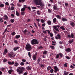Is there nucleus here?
<instances>
[{
	"label": "nucleus",
	"instance_id": "obj_61",
	"mask_svg": "<svg viewBox=\"0 0 75 75\" xmlns=\"http://www.w3.org/2000/svg\"><path fill=\"white\" fill-rule=\"evenodd\" d=\"M64 67H67V64L66 63L64 65Z\"/></svg>",
	"mask_w": 75,
	"mask_h": 75
},
{
	"label": "nucleus",
	"instance_id": "obj_14",
	"mask_svg": "<svg viewBox=\"0 0 75 75\" xmlns=\"http://www.w3.org/2000/svg\"><path fill=\"white\" fill-rule=\"evenodd\" d=\"M18 65H19V64L17 62L15 63L14 64V66H15V67H18Z\"/></svg>",
	"mask_w": 75,
	"mask_h": 75
},
{
	"label": "nucleus",
	"instance_id": "obj_56",
	"mask_svg": "<svg viewBox=\"0 0 75 75\" xmlns=\"http://www.w3.org/2000/svg\"><path fill=\"white\" fill-rule=\"evenodd\" d=\"M36 21H37L38 22H40V19H36Z\"/></svg>",
	"mask_w": 75,
	"mask_h": 75
},
{
	"label": "nucleus",
	"instance_id": "obj_58",
	"mask_svg": "<svg viewBox=\"0 0 75 75\" xmlns=\"http://www.w3.org/2000/svg\"><path fill=\"white\" fill-rule=\"evenodd\" d=\"M50 37H53V34L52 33H50Z\"/></svg>",
	"mask_w": 75,
	"mask_h": 75
},
{
	"label": "nucleus",
	"instance_id": "obj_47",
	"mask_svg": "<svg viewBox=\"0 0 75 75\" xmlns=\"http://www.w3.org/2000/svg\"><path fill=\"white\" fill-rule=\"evenodd\" d=\"M37 14H38V15H40V11H37Z\"/></svg>",
	"mask_w": 75,
	"mask_h": 75
},
{
	"label": "nucleus",
	"instance_id": "obj_51",
	"mask_svg": "<svg viewBox=\"0 0 75 75\" xmlns=\"http://www.w3.org/2000/svg\"><path fill=\"white\" fill-rule=\"evenodd\" d=\"M28 31V30H25L23 32L24 33H27Z\"/></svg>",
	"mask_w": 75,
	"mask_h": 75
},
{
	"label": "nucleus",
	"instance_id": "obj_36",
	"mask_svg": "<svg viewBox=\"0 0 75 75\" xmlns=\"http://www.w3.org/2000/svg\"><path fill=\"white\" fill-rule=\"evenodd\" d=\"M53 27L54 30H56V29H57V26L54 25L53 26Z\"/></svg>",
	"mask_w": 75,
	"mask_h": 75
},
{
	"label": "nucleus",
	"instance_id": "obj_64",
	"mask_svg": "<svg viewBox=\"0 0 75 75\" xmlns=\"http://www.w3.org/2000/svg\"><path fill=\"white\" fill-rule=\"evenodd\" d=\"M23 75H27V72H25L23 74Z\"/></svg>",
	"mask_w": 75,
	"mask_h": 75
},
{
	"label": "nucleus",
	"instance_id": "obj_35",
	"mask_svg": "<svg viewBox=\"0 0 75 75\" xmlns=\"http://www.w3.org/2000/svg\"><path fill=\"white\" fill-rule=\"evenodd\" d=\"M28 55L29 57L30 58H31V53L30 52H28Z\"/></svg>",
	"mask_w": 75,
	"mask_h": 75
},
{
	"label": "nucleus",
	"instance_id": "obj_7",
	"mask_svg": "<svg viewBox=\"0 0 75 75\" xmlns=\"http://www.w3.org/2000/svg\"><path fill=\"white\" fill-rule=\"evenodd\" d=\"M7 52H8V50H7V49L6 48L4 50V52L3 53V55H6V54Z\"/></svg>",
	"mask_w": 75,
	"mask_h": 75
},
{
	"label": "nucleus",
	"instance_id": "obj_19",
	"mask_svg": "<svg viewBox=\"0 0 75 75\" xmlns=\"http://www.w3.org/2000/svg\"><path fill=\"white\" fill-rule=\"evenodd\" d=\"M21 14L22 16H24L25 15V12L24 11H21Z\"/></svg>",
	"mask_w": 75,
	"mask_h": 75
},
{
	"label": "nucleus",
	"instance_id": "obj_63",
	"mask_svg": "<svg viewBox=\"0 0 75 75\" xmlns=\"http://www.w3.org/2000/svg\"><path fill=\"white\" fill-rule=\"evenodd\" d=\"M11 10H14V7L13 6H12L11 7Z\"/></svg>",
	"mask_w": 75,
	"mask_h": 75
},
{
	"label": "nucleus",
	"instance_id": "obj_43",
	"mask_svg": "<svg viewBox=\"0 0 75 75\" xmlns=\"http://www.w3.org/2000/svg\"><path fill=\"white\" fill-rule=\"evenodd\" d=\"M4 62H6L7 61V59H4L3 61Z\"/></svg>",
	"mask_w": 75,
	"mask_h": 75
},
{
	"label": "nucleus",
	"instance_id": "obj_24",
	"mask_svg": "<svg viewBox=\"0 0 75 75\" xmlns=\"http://www.w3.org/2000/svg\"><path fill=\"white\" fill-rule=\"evenodd\" d=\"M62 21H67L68 20L66 18H63L62 19Z\"/></svg>",
	"mask_w": 75,
	"mask_h": 75
},
{
	"label": "nucleus",
	"instance_id": "obj_33",
	"mask_svg": "<svg viewBox=\"0 0 75 75\" xmlns=\"http://www.w3.org/2000/svg\"><path fill=\"white\" fill-rule=\"evenodd\" d=\"M3 18H0V23H3Z\"/></svg>",
	"mask_w": 75,
	"mask_h": 75
},
{
	"label": "nucleus",
	"instance_id": "obj_32",
	"mask_svg": "<svg viewBox=\"0 0 75 75\" xmlns=\"http://www.w3.org/2000/svg\"><path fill=\"white\" fill-rule=\"evenodd\" d=\"M57 21V19L56 18H54L53 19V22L54 23H55Z\"/></svg>",
	"mask_w": 75,
	"mask_h": 75
},
{
	"label": "nucleus",
	"instance_id": "obj_46",
	"mask_svg": "<svg viewBox=\"0 0 75 75\" xmlns=\"http://www.w3.org/2000/svg\"><path fill=\"white\" fill-rule=\"evenodd\" d=\"M14 42L15 44H18V41H17V40H14Z\"/></svg>",
	"mask_w": 75,
	"mask_h": 75
},
{
	"label": "nucleus",
	"instance_id": "obj_37",
	"mask_svg": "<svg viewBox=\"0 0 75 75\" xmlns=\"http://www.w3.org/2000/svg\"><path fill=\"white\" fill-rule=\"evenodd\" d=\"M56 58H58L59 57V55L58 54H57L56 56Z\"/></svg>",
	"mask_w": 75,
	"mask_h": 75
},
{
	"label": "nucleus",
	"instance_id": "obj_57",
	"mask_svg": "<svg viewBox=\"0 0 75 75\" xmlns=\"http://www.w3.org/2000/svg\"><path fill=\"white\" fill-rule=\"evenodd\" d=\"M37 8L35 7H32V9H36Z\"/></svg>",
	"mask_w": 75,
	"mask_h": 75
},
{
	"label": "nucleus",
	"instance_id": "obj_8",
	"mask_svg": "<svg viewBox=\"0 0 75 75\" xmlns=\"http://www.w3.org/2000/svg\"><path fill=\"white\" fill-rule=\"evenodd\" d=\"M57 37H55V38L56 39V40H58V39H59V40H60V39H61V35H59V34H58L57 35Z\"/></svg>",
	"mask_w": 75,
	"mask_h": 75
},
{
	"label": "nucleus",
	"instance_id": "obj_25",
	"mask_svg": "<svg viewBox=\"0 0 75 75\" xmlns=\"http://www.w3.org/2000/svg\"><path fill=\"white\" fill-rule=\"evenodd\" d=\"M60 28H61L62 29V30H65V29L64 28V27L63 26H62L60 27Z\"/></svg>",
	"mask_w": 75,
	"mask_h": 75
},
{
	"label": "nucleus",
	"instance_id": "obj_3",
	"mask_svg": "<svg viewBox=\"0 0 75 75\" xmlns=\"http://www.w3.org/2000/svg\"><path fill=\"white\" fill-rule=\"evenodd\" d=\"M25 49L27 51H31L32 49V47L31 45L28 44L26 45Z\"/></svg>",
	"mask_w": 75,
	"mask_h": 75
},
{
	"label": "nucleus",
	"instance_id": "obj_22",
	"mask_svg": "<svg viewBox=\"0 0 75 75\" xmlns=\"http://www.w3.org/2000/svg\"><path fill=\"white\" fill-rule=\"evenodd\" d=\"M11 22L12 23H13L14 22V19H11Z\"/></svg>",
	"mask_w": 75,
	"mask_h": 75
},
{
	"label": "nucleus",
	"instance_id": "obj_50",
	"mask_svg": "<svg viewBox=\"0 0 75 75\" xmlns=\"http://www.w3.org/2000/svg\"><path fill=\"white\" fill-rule=\"evenodd\" d=\"M22 61L23 62H25L26 61V60L24 59H23Z\"/></svg>",
	"mask_w": 75,
	"mask_h": 75
},
{
	"label": "nucleus",
	"instance_id": "obj_41",
	"mask_svg": "<svg viewBox=\"0 0 75 75\" xmlns=\"http://www.w3.org/2000/svg\"><path fill=\"white\" fill-rule=\"evenodd\" d=\"M59 55H60V56L61 57H63V54H62L59 53Z\"/></svg>",
	"mask_w": 75,
	"mask_h": 75
},
{
	"label": "nucleus",
	"instance_id": "obj_39",
	"mask_svg": "<svg viewBox=\"0 0 75 75\" xmlns=\"http://www.w3.org/2000/svg\"><path fill=\"white\" fill-rule=\"evenodd\" d=\"M4 4H0V7H4Z\"/></svg>",
	"mask_w": 75,
	"mask_h": 75
},
{
	"label": "nucleus",
	"instance_id": "obj_13",
	"mask_svg": "<svg viewBox=\"0 0 75 75\" xmlns=\"http://www.w3.org/2000/svg\"><path fill=\"white\" fill-rule=\"evenodd\" d=\"M19 48L20 47H16L14 48L13 50L14 51H16V50H17L18 49H19Z\"/></svg>",
	"mask_w": 75,
	"mask_h": 75
},
{
	"label": "nucleus",
	"instance_id": "obj_44",
	"mask_svg": "<svg viewBox=\"0 0 75 75\" xmlns=\"http://www.w3.org/2000/svg\"><path fill=\"white\" fill-rule=\"evenodd\" d=\"M6 31H7V32H8V30H7V28H6L5 30L4 31V33H6Z\"/></svg>",
	"mask_w": 75,
	"mask_h": 75
},
{
	"label": "nucleus",
	"instance_id": "obj_38",
	"mask_svg": "<svg viewBox=\"0 0 75 75\" xmlns=\"http://www.w3.org/2000/svg\"><path fill=\"white\" fill-rule=\"evenodd\" d=\"M16 14L17 16H19V15H20V13H18V12L16 11Z\"/></svg>",
	"mask_w": 75,
	"mask_h": 75
},
{
	"label": "nucleus",
	"instance_id": "obj_31",
	"mask_svg": "<svg viewBox=\"0 0 75 75\" xmlns=\"http://www.w3.org/2000/svg\"><path fill=\"white\" fill-rule=\"evenodd\" d=\"M27 70H31V67L29 66H28L27 67Z\"/></svg>",
	"mask_w": 75,
	"mask_h": 75
},
{
	"label": "nucleus",
	"instance_id": "obj_34",
	"mask_svg": "<svg viewBox=\"0 0 75 75\" xmlns=\"http://www.w3.org/2000/svg\"><path fill=\"white\" fill-rule=\"evenodd\" d=\"M53 8L54 10H57V7L55 6H54Z\"/></svg>",
	"mask_w": 75,
	"mask_h": 75
},
{
	"label": "nucleus",
	"instance_id": "obj_23",
	"mask_svg": "<svg viewBox=\"0 0 75 75\" xmlns=\"http://www.w3.org/2000/svg\"><path fill=\"white\" fill-rule=\"evenodd\" d=\"M40 22L42 23H45V21H44V20L42 19L40 20Z\"/></svg>",
	"mask_w": 75,
	"mask_h": 75
},
{
	"label": "nucleus",
	"instance_id": "obj_60",
	"mask_svg": "<svg viewBox=\"0 0 75 75\" xmlns=\"http://www.w3.org/2000/svg\"><path fill=\"white\" fill-rule=\"evenodd\" d=\"M50 72L51 73H52L54 72V70L53 69H52L50 70Z\"/></svg>",
	"mask_w": 75,
	"mask_h": 75
},
{
	"label": "nucleus",
	"instance_id": "obj_53",
	"mask_svg": "<svg viewBox=\"0 0 75 75\" xmlns=\"http://www.w3.org/2000/svg\"><path fill=\"white\" fill-rule=\"evenodd\" d=\"M68 36L69 38H71V36L70 35H68Z\"/></svg>",
	"mask_w": 75,
	"mask_h": 75
},
{
	"label": "nucleus",
	"instance_id": "obj_10",
	"mask_svg": "<svg viewBox=\"0 0 75 75\" xmlns=\"http://www.w3.org/2000/svg\"><path fill=\"white\" fill-rule=\"evenodd\" d=\"M54 69H55V72H56L57 71H59L58 68V67L56 66L54 67Z\"/></svg>",
	"mask_w": 75,
	"mask_h": 75
},
{
	"label": "nucleus",
	"instance_id": "obj_9",
	"mask_svg": "<svg viewBox=\"0 0 75 75\" xmlns=\"http://www.w3.org/2000/svg\"><path fill=\"white\" fill-rule=\"evenodd\" d=\"M4 20H8V16H7L6 15H5L4 16Z\"/></svg>",
	"mask_w": 75,
	"mask_h": 75
},
{
	"label": "nucleus",
	"instance_id": "obj_55",
	"mask_svg": "<svg viewBox=\"0 0 75 75\" xmlns=\"http://www.w3.org/2000/svg\"><path fill=\"white\" fill-rule=\"evenodd\" d=\"M45 24H46L45 23H44L42 24V26H43V27H45Z\"/></svg>",
	"mask_w": 75,
	"mask_h": 75
},
{
	"label": "nucleus",
	"instance_id": "obj_27",
	"mask_svg": "<svg viewBox=\"0 0 75 75\" xmlns=\"http://www.w3.org/2000/svg\"><path fill=\"white\" fill-rule=\"evenodd\" d=\"M73 41H74V40L72 39L70 40L69 42V43H70V44H72V43L73 42Z\"/></svg>",
	"mask_w": 75,
	"mask_h": 75
},
{
	"label": "nucleus",
	"instance_id": "obj_17",
	"mask_svg": "<svg viewBox=\"0 0 75 75\" xmlns=\"http://www.w3.org/2000/svg\"><path fill=\"white\" fill-rule=\"evenodd\" d=\"M56 17H57V18H58L59 19H61V16L59 15H56Z\"/></svg>",
	"mask_w": 75,
	"mask_h": 75
},
{
	"label": "nucleus",
	"instance_id": "obj_5",
	"mask_svg": "<svg viewBox=\"0 0 75 75\" xmlns=\"http://www.w3.org/2000/svg\"><path fill=\"white\" fill-rule=\"evenodd\" d=\"M8 57L10 58H14V53L12 52L11 53H9L8 54Z\"/></svg>",
	"mask_w": 75,
	"mask_h": 75
},
{
	"label": "nucleus",
	"instance_id": "obj_28",
	"mask_svg": "<svg viewBox=\"0 0 75 75\" xmlns=\"http://www.w3.org/2000/svg\"><path fill=\"white\" fill-rule=\"evenodd\" d=\"M19 2H21V3H23L25 1V0H19Z\"/></svg>",
	"mask_w": 75,
	"mask_h": 75
},
{
	"label": "nucleus",
	"instance_id": "obj_59",
	"mask_svg": "<svg viewBox=\"0 0 75 75\" xmlns=\"http://www.w3.org/2000/svg\"><path fill=\"white\" fill-rule=\"evenodd\" d=\"M5 4L6 5H7V6H8V5H9V4H8V2H6L5 3Z\"/></svg>",
	"mask_w": 75,
	"mask_h": 75
},
{
	"label": "nucleus",
	"instance_id": "obj_21",
	"mask_svg": "<svg viewBox=\"0 0 75 75\" xmlns=\"http://www.w3.org/2000/svg\"><path fill=\"white\" fill-rule=\"evenodd\" d=\"M48 53V52L47 51H44L43 53V54H47Z\"/></svg>",
	"mask_w": 75,
	"mask_h": 75
},
{
	"label": "nucleus",
	"instance_id": "obj_11",
	"mask_svg": "<svg viewBox=\"0 0 75 75\" xmlns=\"http://www.w3.org/2000/svg\"><path fill=\"white\" fill-rule=\"evenodd\" d=\"M8 64H10V65H14V62H8Z\"/></svg>",
	"mask_w": 75,
	"mask_h": 75
},
{
	"label": "nucleus",
	"instance_id": "obj_62",
	"mask_svg": "<svg viewBox=\"0 0 75 75\" xmlns=\"http://www.w3.org/2000/svg\"><path fill=\"white\" fill-rule=\"evenodd\" d=\"M34 25H35V26L36 27V28H37V25H36V24H35V23H34Z\"/></svg>",
	"mask_w": 75,
	"mask_h": 75
},
{
	"label": "nucleus",
	"instance_id": "obj_12",
	"mask_svg": "<svg viewBox=\"0 0 75 75\" xmlns=\"http://www.w3.org/2000/svg\"><path fill=\"white\" fill-rule=\"evenodd\" d=\"M67 52H71V49L69 48H68L67 49H66L65 50Z\"/></svg>",
	"mask_w": 75,
	"mask_h": 75
},
{
	"label": "nucleus",
	"instance_id": "obj_45",
	"mask_svg": "<svg viewBox=\"0 0 75 75\" xmlns=\"http://www.w3.org/2000/svg\"><path fill=\"white\" fill-rule=\"evenodd\" d=\"M21 65H24V63L23 62H22L21 63Z\"/></svg>",
	"mask_w": 75,
	"mask_h": 75
},
{
	"label": "nucleus",
	"instance_id": "obj_30",
	"mask_svg": "<svg viewBox=\"0 0 75 75\" xmlns=\"http://www.w3.org/2000/svg\"><path fill=\"white\" fill-rule=\"evenodd\" d=\"M20 37V35H16V38H19Z\"/></svg>",
	"mask_w": 75,
	"mask_h": 75
},
{
	"label": "nucleus",
	"instance_id": "obj_15",
	"mask_svg": "<svg viewBox=\"0 0 75 75\" xmlns=\"http://www.w3.org/2000/svg\"><path fill=\"white\" fill-rule=\"evenodd\" d=\"M70 25L72 27H74L75 26V24L73 22L70 23Z\"/></svg>",
	"mask_w": 75,
	"mask_h": 75
},
{
	"label": "nucleus",
	"instance_id": "obj_40",
	"mask_svg": "<svg viewBox=\"0 0 75 75\" xmlns=\"http://www.w3.org/2000/svg\"><path fill=\"white\" fill-rule=\"evenodd\" d=\"M51 67H49L47 68V70H50V69H51Z\"/></svg>",
	"mask_w": 75,
	"mask_h": 75
},
{
	"label": "nucleus",
	"instance_id": "obj_1",
	"mask_svg": "<svg viewBox=\"0 0 75 75\" xmlns=\"http://www.w3.org/2000/svg\"><path fill=\"white\" fill-rule=\"evenodd\" d=\"M34 2L35 4L39 5L41 7H43L45 5L42 2H41V0H34Z\"/></svg>",
	"mask_w": 75,
	"mask_h": 75
},
{
	"label": "nucleus",
	"instance_id": "obj_49",
	"mask_svg": "<svg viewBox=\"0 0 75 75\" xmlns=\"http://www.w3.org/2000/svg\"><path fill=\"white\" fill-rule=\"evenodd\" d=\"M50 48H52V49H54V47L52 46H50Z\"/></svg>",
	"mask_w": 75,
	"mask_h": 75
},
{
	"label": "nucleus",
	"instance_id": "obj_29",
	"mask_svg": "<svg viewBox=\"0 0 75 75\" xmlns=\"http://www.w3.org/2000/svg\"><path fill=\"white\" fill-rule=\"evenodd\" d=\"M47 23L49 25H50L51 24V22L50 21H47Z\"/></svg>",
	"mask_w": 75,
	"mask_h": 75
},
{
	"label": "nucleus",
	"instance_id": "obj_18",
	"mask_svg": "<svg viewBox=\"0 0 75 75\" xmlns=\"http://www.w3.org/2000/svg\"><path fill=\"white\" fill-rule=\"evenodd\" d=\"M64 74L65 75H67L69 74V72H67L66 71H65L64 72Z\"/></svg>",
	"mask_w": 75,
	"mask_h": 75
},
{
	"label": "nucleus",
	"instance_id": "obj_54",
	"mask_svg": "<svg viewBox=\"0 0 75 75\" xmlns=\"http://www.w3.org/2000/svg\"><path fill=\"white\" fill-rule=\"evenodd\" d=\"M66 58L67 59H70V58L68 56H66Z\"/></svg>",
	"mask_w": 75,
	"mask_h": 75
},
{
	"label": "nucleus",
	"instance_id": "obj_26",
	"mask_svg": "<svg viewBox=\"0 0 75 75\" xmlns=\"http://www.w3.org/2000/svg\"><path fill=\"white\" fill-rule=\"evenodd\" d=\"M12 71H13V70L11 69H10L8 71V72L9 74H11V72H12Z\"/></svg>",
	"mask_w": 75,
	"mask_h": 75
},
{
	"label": "nucleus",
	"instance_id": "obj_48",
	"mask_svg": "<svg viewBox=\"0 0 75 75\" xmlns=\"http://www.w3.org/2000/svg\"><path fill=\"white\" fill-rule=\"evenodd\" d=\"M71 38H74V35H73V34H71Z\"/></svg>",
	"mask_w": 75,
	"mask_h": 75
},
{
	"label": "nucleus",
	"instance_id": "obj_2",
	"mask_svg": "<svg viewBox=\"0 0 75 75\" xmlns=\"http://www.w3.org/2000/svg\"><path fill=\"white\" fill-rule=\"evenodd\" d=\"M24 70H25L24 68L22 67H19L18 69H17L16 71L17 72H19V74H20L23 72V71H24Z\"/></svg>",
	"mask_w": 75,
	"mask_h": 75
},
{
	"label": "nucleus",
	"instance_id": "obj_20",
	"mask_svg": "<svg viewBox=\"0 0 75 75\" xmlns=\"http://www.w3.org/2000/svg\"><path fill=\"white\" fill-rule=\"evenodd\" d=\"M25 10V8L24 7L23 8H22L21 9V11H24Z\"/></svg>",
	"mask_w": 75,
	"mask_h": 75
},
{
	"label": "nucleus",
	"instance_id": "obj_52",
	"mask_svg": "<svg viewBox=\"0 0 75 75\" xmlns=\"http://www.w3.org/2000/svg\"><path fill=\"white\" fill-rule=\"evenodd\" d=\"M70 67L72 68V69H74V66L72 65L70 66Z\"/></svg>",
	"mask_w": 75,
	"mask_h": 75
},
{
	"label": "nucleus",
	"instance_id": "obj_4",
	"mask_svg": "<svg viewBox=\"0 0 75 75\" xmlns=\"http://www.w3.org/2000/svg\"><path fill=\"white\" fill-rule=\"evenodd\" d=\"M31 43L32 44L35 45V44H38V41L37 40L33 39L32 40Z\"/></svg>",
	"mask_w": 75,
	"mask_h": 75
},
{
	"label": "nucleus",
	"instance_id": "obj_16",
	"mask_svg": "<svg viewBox=\"0 0 75 75\" xmlns=\"http://www.w3.org/2000/svg\"><path fill=\"white\" fill-rule=\"evenodd\" d=\"M41 60V58H39L37 61V64H39L40 62V60Z\"/></svg>",
	"mask_w": 75,
	"mask_h": 75
},
{
	"label": "nucleus",
	"instance_id": "obj_6",
	"mask_svg": "<svg viewBox=\"0 0 75 75\" xmlns=\"http://www.w3.org/2000/svg\"><path fill=\"white\" fill-rule=\"evenodd\" d=\"M37 53H36L35 54H34L33 55V60H35L36 58H37Z\"/></svg>",
	"mask_w": 75,
	"mask_h": 75
},
{
	"label": "nucleus",
	"instance_id": "obj_42",
	"mask_svg": "<svg viewBox=\"0 0 75 75\" xmlns=\"http://www.w3.org/2000/svg\"><path fill=\"white\" fill-rule=\"evenodd\" d=\"M11 34L12 35H14L16 34V33L14 32H12Z\"/></svg>",
	"mask_w": 75,
	"mask_h": 75
}]
</instances>
